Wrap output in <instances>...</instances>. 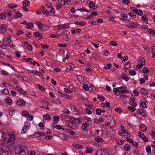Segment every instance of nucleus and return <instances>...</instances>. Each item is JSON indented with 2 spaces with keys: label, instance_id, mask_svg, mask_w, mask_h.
<instances>
[{
  "label": "nucleus",
  "instance_id": "15",
  "mask_svg": "<svg viewBox=\"0 0 155 155\" xmlns=\"http://www.w3.org/2000/svg\"><path fill=\"white\" fill-rule=\"evenodd\" d=\"M89 123L88 122L85 121L83 123L81 128L83 130H84L87 127L89 126Z\"/></svg>",
  "mask_w": 155,
  "mask_h": 155
},
{
  "label": "nucleus",
  "instance_id": "31",
  "mask_svg": "<svg viewBox=\"0 0 155 155\" xmlns=\"http://www.w3.org/2000/svg\"><path fill=\"white\" fill-rule=\"evenodd\" d=\"M109 45L114 46H116L117 45V43L116 41H111L110 42Z\"/></svg>",
  "mask_w": 155,
  "mask_h": 155
},
{
  "label": "nucleus",
  "instance_id": "22",
  "mask_svg": "<svg viewBox=\"0 0 155 155\" xmlns=\"http://www.w3.org/2000/svg\"><path fill=\"white\" fill-rule=\"evenodd\" d=\"M5 102L9 105L12 104V100L11 98H7L5 99Z\"/></svg>",
  "mask_w": 155,
  "mask_h": 155
},
{
  "label": "nucleus",
  "instance_id": "36",
  "mask_svg": "<svg viewBox=\"0 0 155 155\" xmlns=\"http://www.w3.org/2000/svg\"><path fill=\"white\" fill-rule=\"evenodd\" d=\"M15 137L14 136H10L9 138V139L8 140V141L9 142H12V144L13 143L14 141H15Z\"/></svg>",
  "mask_w": 155,
  "mask_h": 155
},
{
  "label": "nucleus",
  "instance_id": "10",
  "mask_svg": "<svg viewBox=\"0 0 155 155\" xmlns=\"http://www.w3.org/2000/svg\"><path fill=\"white\" fill-rule=\"evenodd\" d=\"M8 28V26L5 24H3L0 28V31L2 33L5 32Z\"/></svg>",
  "mask_w": 155,
  "mask_h": 155
},
{
  "label": "nucleus",
  "instance_id": "11",
  "mask_svg": "<svg viewBox=\"0 0 155 155\" xmlns=\"http://www.w3.org/2000/svg\"><path fill=\"white\" fill-rule=\"evenodd\" d=\"M129 23L130 24L128 25V27L131 28H136L138 25H139L138 24L134 23L132 21H129Z\"/></svg>",
  "mask_w": 155,
  "mask_h": 155
},
{
  "label": "nucleus",
  "instance_id": "18",
  "mask_svg": "<svg viewBox=\"0 0 155 155\" xmlns=\"http://www.w3.org/2000/svg\"><path fill=\"white\" fill-rule=\"evenodd\" d=\"M124 148L126 151H129L130 150L131 147L129 144H126L124 145Z\"/></svg>",
  "mask_w": 155,
  "mask_h": 155
},
{
  "label": "nucleus",
  "instance_id": "13",
  "mask_svg": "<svg viewBox=\"0 0 155 155\" xmlns=\"http://www.w3.org/2000/svg\"><path fill=\"white\" fill-rule=\"evenodd\" d=\"M4 12L5 14L6 15V17L11 16L12 15V12L9 10H5Z\"/></svg>",
  "mask_w": 155,
  "mask_h": 155
},
{
  "label": "nucleus",
  "instance_id": "29",
  "mask_svg": "<svg viewBox=\"0 0 155 155\" xmlns=\"http://www.w3.org/2000/svg\"><path fill=\"white\" fill-rule=\"evenodd\" d=\"M60 118L58 116H54L53 117L54 123L56 124L57 123L59 120Z\"/></svg>",
  "mask_w": 155,
  "mask_h": 155
},
{
  "label": "nucleus",
  "instance_id": "51",
  "mask_svg": "<svg viewBox=\"0 0 155 155\" xmlns=\"http://www.w3.org/2000/svg\"><path fill=\"white\" fill-rule=\"evenodd\" d=\"M146 150L147 152L149 153L151 151V147L150 146H147L146 148Z\"/></svg>",
  "mask_w": 155,
  "mask_h": 155
},
{
  "label": "nucleus",
  "instance_id": "16",
  "mask_svg": "<svg viewBox=\"0 0 155 155\" xmlns=\"http://www.w3.org/2000/svg\"><path fill=\"white\" fill-rule=\"evenodd\" d=\"M22 15V14H21L19 12H17L14 15V17L17 19L18 18H21Z\"/></svg>",
  "mask_w": 155,
  "mask_h": 155
},
{
  "label": "nucleus",
  "instance_id": "7",
  "mask_svg": "<svg viewBox=\"0 0 155 155\" xmlns=\"http://www.w3.org/2000/svg\"><path fill=\"white\" fill-rule=\"evenodd\" d=\"M65 125L71 129H74L73 128V125L74 124V122L71 120H66L65 122Z\"/></svg>",
  "mask_w": 155,
  "mask_h": 155
},
{
  "label": "nucleus",
  "instance_id": "27",
  "mask_svg": "<svg viewBox=\"0 0 155 155\" xmlns=\"http://www.w3.org/2000/svg\"><path fill=\"white\" fill-rule=\"evenodd\" d=\"M30 4V2L28 0H25L23 2V6H25L27 5V6H28Z\"/></svg>",
  "mask_w": 155,
  "mask_h": 155
},
{
  "label": "nucleus",
  "instance_id": "21",
  "mask_svg": "<svg viewBox=\"0 0 155 155\" xmlns=\"http://www.w3.org/2000/svg\"><path fill=\"white\" fill-rule=\"evenodd\" d=\"M8 6L10 8H16L17 7V5L14 4H10L8 5Z\"/></svg>",
  "mask_w": 155,
  "mask_h": 155
},
{
  "label": "nucleus",
  "instance_id": "49",
  "mask_svg": "<svg viewBox=\"0 0 155 155\" xmlns=\"http://www.w3.org/2000/svg\"><path fill=\"white\" fill-rule=\"evenodd\" d=\"M29 114L28 112L27 111H24L22 112V115L25 117H27Z\"/></svg>",
  "mask_w": 155,
  "mask_h": 155
},
{
  "label": "nucleus",
  "instance_id": "48",
  "mask_svg": "<svg viewBox=\"0 0 155 155\" xmlns=\"http://www.w3.org/2000/svg\"><path fill=\"white\" fill-rule=\"evenodd\" d=\"M122 3L124 4L128 5L130 3V2L129 0H123Z\"/></svg>",
  "mask_w": 155,
  "mask_h": 155
},
{
  "label": "nucleus",
  "instance_id": "53",
  "mask_svg": "<svg viewBox=\"0 0 155 155\" xmlns=\"http://www.w3.org/2000/svg\"><path fill=\"white\" fill-rule=\"evenodd\" d=\"M33 136H35V137H39L41 136V133L40 132H36L33 134Z\"/></svg>",
  "mask_w": 155,
  "mask_h": 155
},
{
  "label": "nucleus",
  "instance_id": "58",
  "mask_svg": "<svg viewBox=\"0 0 155 155\" xmlns=\"http://www.w3.org/2000/svg\"><path fill=\"white\" fill-rule=\"evenodd\" d=\"M41 46L42 48L44 49L47 48L49 47L48 45H44L42 44H41Z\"/></svg>",
  "mask_w": 155,
  "mask_h": 155
},
{
  "label": "nucleus",
  "instance_id": "24",
  "mask_svg": "<svg viewBox=\"0 0 155 155\" xmlns=\"http://www.w3.org/2000/svg\"><path fill=\"white\" fill-rule=\"evenodd\" d=\"M138 61L141 64H144L145 63V59L142 57H140L138 59Z\"/></svg>",
  "mask_w": 155,
  "mask_h": 155
},
{
  "label": "nucleus",
  "instance_id": "6",
  "mask_svg": "<svg viewBox=\"0 0 155 155\" xmlns=\"http://www.w3.org/2000/svg\"><path fill=\"white\" fill-rule=\"evenodd\" d=\"M95 155H109L108 152L102 149H100L97 150Z\"/></svg>",
  "mask_w": 155,
  "mask_h": 155
},
{
  "label": "nucleus",
  "instance_id": "5",
  "mask_svg": "<svg viewBox=\"0 0 155 155\" xmlns=\"http://www.w3.org/2000/svg\"><path fill=\"white\" fill-rule=\"evenodd\" d=\"M91 134L93 136L98 135L99 132H101V134H103V132L101 130H99L95 128H92L90 130Z\"/></svg>",
  "mask_w": 155,
  "mask_h": 155
},
{
  "label": "nucleus",
  "instance_id": "1",
  "mask_svg": "<svg viewBox=\"0 0 155 155\" xmlns=\"http://www.w3.org/2000/svg\"><path fill=\"white\" fill-rule=\"evenodd\" d=\"M23 148L22 146H18L15 147V152L16 155H26Z\"/></svg>",
  "mask_w": 155,
  "mask_h": 155
},
{
  "label": "nucleus",
  "instance_id": "28",
  "mask_svg": "<svg viewBox=\"0 0 155 155\" xmlns=\"http://www.w3.org/2000/svg\"><path fill=\"white\" fill-rule=\"evenodd\" d=\"M44 117L45 120L49 121L51 119V118L49 114H46L44 115Z\"/></svg>",
  "mask_w": 155,
  "mask_h": 155
},
{
  "label": "nucleus",
  "instance_id": "32",
  "mask_svg": "<svg viewBox=\"0 0 155 155\" xmlns=\"http://www.w3.org/2000/svg\"><path fill=\"white\" fill-rule=\"evenodd\" d=\"M27 26L26 28L27 29L32 28L33 27L34 25L32 23L29 22L27 24Z\"/></svg>",
  "mask_w": 155,
  "mask_h": 155
},
{
  "label": "nucleus",
  "instance_id": "14",
  "mask_svg": "<svg viewBox=\"0 0 155 155\" xmlns=\"http://www.w3.org/2000/svg\"><path fill=\"white\" fill-rule=\"evenodd\" d=\"M83 88L86 91H92V87H90L89 88L88 85L87 84H85L83 85Z\"/></svg>",
  "mask_w": 155,
  "mask_h": 155
},
{
  "label": "nucleus",
  "instance_id": "42",
  "mask_svg": "<svg viewBox=\"0 0 155 155\" xmlns=\"http://www.w3.org/2000/svg\"><path fill=\"white\" fill-rule=\"evenodd\" d=\"M96 114L97 115H100L102 111L99 108H97L95 110Z\"/></svg>",
  "mask_w": 155,
  "mask_h": 155
},
{
  "label": "nucleus",
  "instance_id": "63",
  "mask_svg": "<svg viewBox=\"0 0 155 155\" xmlns=\"http://www.w3.org/2000/svg\"><path fill=\"white\" fill-rule=\"evenodd\" d=\"M52 138V136L51 135H47L45 137V138L47 140L51 139Z\"/></svg>",
  "mask_w": 155,
  "mask_h": 155
},
{
  "label": "nucleus",
  "instance_id": "25",
  "mask_svg": "<svg viewBox=\"0 0 155 155\" xmlns=\"http://www.w3.org/2000/svg\"><path fill=\"white\" fill-rule=\"evenodd\" d=\"M140 92L143 93L144 95H147L148 94V92L145 89L141 88L140 90Z\"/></svg>",
  "mask_w": 155,
  "mask_h": 155
},
{
  "label": "nucleus",
  "instance_id": "59",
  "mask_svg": "<svg viewBox=\"0 0 155 155\" xmlns=\"http://www.w3.org/2000/svg\"><path fill=\"white\" fill-rule=\"evenodd\" d=\"M83 18L86 19H89L93 20L94 18L91 16H86L85 17H83Z\"/></svg>",
  "mask_w": 155,
  "mask_h": 155
},
{
  "label": "nucleus",
  "instance_id": "56",
  "mask_svg": "<svg viewBox=\"0 0 155 155\" xmlns=\"http://www.w3.org/2000/svg\"><path fill=\"white\" fill-rule=\"evenodd\" d=\"M21 79L22 80L27 82L28 81H29V78L26 76H24L21 77Z\"/></svg>",
  "mask_w": 155,
  "mask_h": 155
},
{
  "label": "nucleus",
  "instance_id": "3",
  "mask_svg": "<svg viewBox=\"0 0 155 155\" xmlns=\"http://www.w3.org/2000/svg\"><path fill=\"white\" fill-rule=\"evenodd\" d=\"M30 125V122L27 121L25 122V125L23 127L21 131L22 134H25L27 131L28 129H29V126Z\"/></svg>",
  "mask_w": 155,
  "mask_h": 155
},
{
  "label": "nucleus",
  "instance_id": "55",
  "mask_svg": "<svg viewBox=\"0 0 155 155\" xmlns=\"http://www.w3.org/2000/svg\"><path fill=\"white\" fill-rule=\"evenodd\" d=\"M94 3L93 1H91L89 3V6L90 8L94 7Z\"/></svg>",
  "mask_w": 155,
  "mask_h": 155
},
{
  "label": "nucleus",
  "instance_id": "50",
  "mask_svg": "<svg viewBox=\"0 0 155 155\" xmlns=\"http://www.w3.org/2000/svg\"><path fill=\"white\" fill-rule=\"evenodd\" d=\"M43 14L45 15H46L47 16L50 15L47 9L44 10L42 12Z\"/></svg>",
  "mask_w": 155,
  "mask_h": 155
},
{
  "label": "nucleus",
  "instance_id": "52",
  "mask_svg": "<svg viewBox=\"0 0 155 155\" xmlns=\"http://www.w3.org/2000/svg\"><path fill=\"white\" fill-rule=\"evenodd\" d=\"M41 34L38 31L35 32L33 36L35 37H39L40 36Z\"/></svg>",
  "mask_w": 155,
  "mask_h": 155
},
{
  "label": "nucleus",
  "instance_id": "26",
  "mask_svg": "<svg viewBox=\"0 0 155 155\" xmlns=\"http://www.w3.org/2000/svg\"><path fill=\"white\" fill-rule=\"evenodd\" d=\"M66 131L68 133L74 136L75 134L74 131L70 129H67Z\"/></svg>",
  "mask_w": 155,
  "mask_h": 155
},
{
  "label": "nucleus",
  "instance_id": "61",
  "mask_svg": "<svg viewBox=\"0 0 155 155\" xmlns=\"http://www.w3.org/2000/svg\"><path fill=\"white\" fill-rule=\"evenodd\" d=\"M85 113L88 114H92V112L91 110L89 109L88 108H86L85 110Z\"/></svg>",
  "mask_w": 155,
  "mask_h": 155
},
{
  "label": "nucleus",
  "instance_id": "43",
  "mask_svg": "<svg viewBox=\"0 0 155 155\" xmlns=\"http://www.w3.org/2000/svg\"><path fill=\"white\" fill-rule=\"evenodd\" d=\"M44 24H41L39 22L38 25V26L39 28H40V30L43 31V28L44 26Z\"/></svg>",
  "mask_w": 155,
  "mask_h": 155
},
{
  "label": "nucleus",
  "instance_id": "57",
  "mask_svg": "<svg viewBox=\"0 0 155 155\" xmlns=\"http://www.w3.org/2000/svg\"><path fill=\"white\" fill-rule=\"evenodd\" d=\"M55 102L57 104H61V100L59 98H56L55 101Z\"/></svg>",
  "mask_w": 155,
  "mask_h": 155
},
{
  "label": "nucleus",
  "instance_id": "35",
  "mask_svg": "<svg viewBox=\"0 0 155 155\" xmlns=\"http://www.w3.org/2000/svg\"><path fill=\"white\" fill-rule=\"evenodd\" d=\"M53 128H56V129L60 130V129H62L63 130H64V128H63L61 126L59 125H57L55 126H54Z\"/></svg>",
  "mask_w": 155,
  "mask_h": 155
},
{
  "label": "nucleus",
  "instance_id": "2",
  "mask_svg": "<svg viewBox=\"0 0 155 155\" xmlns=\"http://www.w3.org/2000/svg\"><path fill=\"white\" fill-rule=\"evenodd\" d=\"M114 94L117 95L119 96L120 94H128L129 92L127 88L121 90H118L117 88H114L113 89Z\"/></svg>",
  "mask_w": 155,
  "mask_h": 155
},
{
  "label": "nucleus",
  "instance_id": "23",
  "mask_svg": "<svg viewBox=\"0 0 155 155\" xmlns=\"http://www.w3.org/2000/svg\"><path fill=\"white\" fill-rule=\"evenodd\" d=\"M135 13L139 15H143L142 11L141 10H138L137 8L136 9Z\"/></svg>",
  "mask_w": 155,
  "mask_h": 155
},
{
  "label": "nucleus",
  "instance_id": "47",
  "mask_svg": "<svg viewBox=\"0 0 155 155\" xmlns=\"http://www.w3.org/2000/svg\"><path fill=\"white\" fill-rule=\"evenodd\" d=\"M27 48L29 51H31L33 50V47L30 44H28L26 45Z\"/></svg>",
  "mask_w": 155,
  "mask_h": 155
},
{
  "label": "nucleus",
  "instance_id": "45",
  "mask_svg": "<svg viewBox=\"0 0 155 155\" xmlns=\"http://www.w3.org/2000/svg\"><path fill=\"white\" fill-rule=\"evenodd\" d=\"M127 109L131 111L132 112H134L136 110L135 108L130 106H129L128 107Z\"/></svg>",
  "mask_w": 155,
  "mask_h": 155
},
{
  "label": "nucleus",
  "instance_id": "44",
  "mask_svg": "<svg viewBox=\"0 0 155 155\" xmlns=\"http://www.w3.org/2000/svg\"><path fill=\"white\" fill-rule=\"evenodd\" d=\"M58 3L61 5H64L65 4V0H58Z\"/></svg>",
  "mask_w": 155,
  "mask_h": 155
},
{
  "label": "nucleus",
  "instance_id": "17",
  "mask_svg": "<svg viewBox=\"0 0 155 155\" xmlns=\"http://www.w3.org/2000/svg\"><path fill=\"white\" fill-rule=\"evenodd\" d=\"M93 150V148L91 147H89L86 148L85 150V152L88 153H91Z\"/></svg>",
  "mask_w": 155,
  "mask_h": 155
},
{
  "label": "nucleus",
  "instance_id": "37",
  "mask_svg": "<svg viewBox=\"0 0 155 155\" xmlns=\"http://www.w3.org/2000/svg\"><path fill=\"white\" fill-rule=\"evenodd\" d=\"M140 105L141 107L143 108L144 109L146 108V104L144 101H142L140 103Z\"/></svg>",
  "mask_w": 155,
  "mask_h": 155
},
{
  "label": "nucleus",
  "instance_id": "41",
  "mask_svg": "<svg viewBox=\"0 0 155 155\" xmlns=\"http://www.w3.org/2000/svg\"><path fill=\"white\" fill-rule=\"evenodd\" d=\"M6 15L4 13H0V19H4L6 18Z\"/></svg>",
  "mask_w": 155,
  "mask_h": 155
},
{
  "label": "nucleus",
  "instance_id": "54",
  "mask_svg": "<svg viewBox=\"0 0 155 155\" xmlns=\"http://www.w3.org/2000/svg\"><path fill=\"white\" fill-rule=\"evenodd\" d=\"M149 72V70L147 67H145L143 68V72L144 73H147Z\"/></svg>",
  "mask_w": 155,
  "mask_h": 155
},
{
  "label": "nucleus",
  "instance_id": "64",
  "mask_svg": "<svg viewBox=\"0 0 155 155\" xmlns=\"http://www.w3.org/2000/svg\"><path fill=\"white\" fill-rule=\"evenodd\" d=\"M117 143L120 145H121L123 144L124 141L121 140H117Z\"/></svg>",
  "mask_w": 155,
  "mask_h": 155
},
{
  "label": "nucleus",
  "instance_id": "12",
  "mask_svg": "<svg viewBox=\"0 0 155 155\" xmlns=\"http://www.w3.org/2000/svg\"><path fill=\"white\" fill-rule=\"evenodd\" d=\"M9 150V146L7 145L2 146L1 150L4 152H8Z\"/></svg>",
  "mask_w": 155,
  "mask_h": 155
},
{
  "label": "nucleus",
  "instance_id": "40",
  "mask_svg": "<svg viewBox=\"0 0 155 155\" xmlns=\"http://www.w3.org/2000/svg\"><path fill=\"white\" fill-rule=\"evenodd\" d=\"M129 74L130 75L133 76L136 74V72L134 70H131L129 71Z\"/></svg>",
  "mask_w": 155,
  "mask_h": 155
},
{
  "label": "nucleus",
  "instance_id": "9",
  "mask_svg": "<svg viewBox=\"0 0 155 155\" xmlns=\"http://www.w3.org/2000/svg\"><path fill=\"white\" fill-rule=\"evenodd\" d=\"M70 25H66L65 24L64 25H61L57 26V28L55 29V30H58L61 29L63 28H68L69 27Z\"/></svg>",
  "mask_w": 155,
  "mask_h": 155
},
{
  "label": "nucleus",
  "instance_id": "30",
  "mask_svg": "<svg viewBox=\"0 0 155 155\" xmlns=\"http://www.w3.org/2000/svg\"><path fill=\"white\" fill-rule=\"evenodd\" d=\"M37 86L39 89V90L42 91H44L45 90V89L44 87H42L39 84H37Z\"/></svg>",
  "mask_w": 155,
  "mask_h": 155
},
{
  "label": "nucleus",
  "instance_id": "60",
  "mask_svg": "<svg viewBox=\"0 0 155 155\" xmlns=\"http://www.w3.org/2000/svg\"><path fill=\"white\" fill-rule=\"evenodd\" d=\"M142 19L145 23L146 24H148V20L146 17L143 16L142 17Z\"/></svg>",
  "mask_w": 155,
  "mask_h": 155
},
{
  "label": "nucleus",
  "instance_id": "20",
  "mask_svg": "<svg viewBox=\"0 0 155 155\" xmlns=\"http://www.w3.org/2000/svg\"><path fill=\"white\" fill-rule=\"evenodd\" d=\"M140 127V130L142 131H146L147 130L146 126L143 124H141Z\"/></svg>",
  "mask_w": 155,
  "mask_h": 155
},
{
  "label": "nucleus",
  "instance_id": "38",
  "mask_svg": "<svg viewBox=\"0 0 155 155\" xmlns=\"http://www.w3.org/2000/svg\"><path fill=\"white\" fill-rule=\"evenodd\" d=\"M97 98L101 101H103L105 99V98L103 96H101L100 95H98L97 96Z\"/></svg>",
  "mask_w": 155,
  "mask_h": 155
},
{
  "label": "nucleus",
  "instance_id": "33",
  "mask_svg": "<svg viewBox=\"0 0 155 155\" xmlns=\"http://www.w3.org/2000/svg\"><path fill=\"white\" fill-rule=\"evenodd\" d=\"M2 93H3L5 94L6 95H8L9 94V90L6 88L3 89L2 91Z\"/></svg>",
  "mask_w": 155,
  "mask_h": 155
},
{
  "label": "nucleus",
  "instance_id": "8",
  "mask_svg": "<svg viewBox=\"0 0 155 155\" xmlns=\"http://www.w3.org/2000/svg\"><path fill=\"white\" fill-rule=\"evenodd\" d=\"M16 103L18 106H24L25 104V102L23 99H19L17 101Z\"/></svg>",
  "mask_w": 155,
  "mask_h": 155
},
{
  "label": "nucleus",
  "instance_id": "39",
  "mask_svg": "<svg viewBox=\"0 0 155 155\" xmlns=\"http://www.w3.org/2000/svg\"><path fill=\"white\" fill-rule=\"evenodd\" d=\"M112 65L111 64L109 63L104 66V68L105 70H108L111 68Z\"/></svg>",
  "mask_w": 155,
  "mask_h": 155
},
{
  "label": "nucleus",
  "instance_id": "19",
  "mask_svg": "<svg viewBox=\"0 0 155 155\" xmlns=\"http://www.w3.org/2000/svg\"><path fill=\"white\" fill-rule=\"evenodd\" d=\"M98 54L97 53H93L91 55L90 58L91 60H93L94 58H97L98 57Z\"/></svg>",
  "mask_w": 155,
  "mask_h": 155
},
{
  "label": "nucleus",
  "instance_id": "4",
  "mask_svg": "<svg viewBox=\"0 0 155 155\" xmlns=\"http://www.w3.org/2000/svg\"><path fill=\"white\" fill-rule=\"evenodd\" d=\"M10 38L6 39H7V42L5 43V44H2L1 45V47H2V48H3L2 47V45H4L5 47V45H6L7 46L9 47H10L11 48H14L15 47V45L13 44V42L11 41H9V40L10 39ZM3 48L5 49L4 48Z\"/></svg>",
  "mask_w": 155,
  "mask_h": 155
},
{
  "label": "nucleus",
  "instance_id": "34",
  "mask_svg": "<svg viewBox=\"0 0 155 155\" xmlns=\"http://www.w3.org/2000/svg\"><path fill=\"white\" fill-rule=\"evenodd\" d=\"M94 140L96 142L98 143H100L103 141V139L100 137H97L95 138L94 139Z\"/></svg>",
  "mask_w": 155,
  "mask_h": 155
},
{
  "label": "nucleus",
  "instance_id": "46",
  "mask_svg": "<svg viewBox=\"0 0 155 155\" xmlns=\"http://www.w3.org/2000/svg\"><path fill=\"white\" fill-rule=\"evenodd\" d=\"M126 131L124 130H121L118 131V134L120 136H122V134H124L126 132Z\"/></svg>",
  "mask_w": 155,
  "mask_h": 155
},
{
  "label": "nucleus",
  "instance_id": "62",
  "mask_svg": "<svg viewBox=\"0 0 155 155\" xmlns=\"http://www.w3.org/2000/svg\"><path fill=\"white\" fill-rule=\"evenodd\" d=\"M101 106H102V105H105L106 107H108L110 106V103L108 102H106L105 103H102L101 104Z\"/></svg>",
  "mask_w": 155,
  "mask_h": 155
}]
</instances>
